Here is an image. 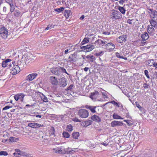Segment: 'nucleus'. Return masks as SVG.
Here are the masks:
<instances>
[{"mask_svg": "<svg viewBox=\"0 0 157 157\" xmlns=\"http://www.w3.org/2000/svg\"><path fill=\"white\" fill-rule=\"evenodd\" d=\"M110 18L112 20H115L120 19L122 15L121 13L117 10L113 9L110 13Z\"/></svg>", "mask_w": 157, "mask_h": 157, "instance_id": "obj_1", "label": "nucleus"}, {"mask_svg": "<svg viewBox=\"0 0 157 157\" xmlns=\"http://www.w3.org/2000/svg\"><path fill=\"white\" fill-rule=\"evenodd\" d=\"M15 62H12V67L10 68V73L13 75L17 74L20 71V67L18 65H15Z\"/></svg>", "mask_w": 157, "mask_h": 157, "instance_id": "obj_2", "label": "nucleus"}, {"mask_svg": "<svg viewBox=\"0 0 157 157\" xmlns=\"http://www.w3.org/2000/svg\"><path fill=\"white\" fill-rule=\"evenodd\" d=\"M8 30L4 27L0 29V36L3 39H6L8 36Z\"/></svg>", "mask_w": 157, "mask_h": 157, "instance_id": "obj_3", "label": "nucleus"}, {"mask_svg": "<svg viewBox=\"0 0 157 157\" xmlns=\"http://www.w3.org/2000/svg\"><path fill=\"white\" fill-rule=\"evenodd\" d=\"M78 114L82 118H86L88 116L89 113L86 110L81 109L79 110Z\"/></svg>", "mask_w": 157, "mask_h": 157, "instance_id": "obj_4", "label": "nucleus"}, {"mask_svg": "<svg viewBox=\"0 0 157 157\" xmlns=\"http://www.w3.org/2000/svg\"><path fill=\"white\" fill-rule=\"evenodd\" d=\"M11 60L10 59H7L2 61V65L3 67H7L8 68H10L12 67Z\"/></svg>", "mask_w": 157, "mask_h": 157, "instance_id": "obj_5", "label": "nucleus"}, {"mask_svg": "<svg viewBox=\"0 0 157 157\" xmlns=\"http://www.w3.org/2000/svg\"><path fill=\"white\" fill-rule=\"evenodd\" d=\"M94 48V46L92 45H88L86 46H80V48L83 49V51L85 52L91 51Z\"/></svg>", "mask_w": 157, "mask_h": 157, "instance_id": "obj_6", "label": "nucleus"}, {"mask_svg": "<svg viewBox=\"0 0 157 157\" xmlns=\"http://www.w3.org/2000/svg\"><path fill=\"white\" fill-rule=\"evenodd\" d=\"M65 148L62 146L53 148L52 150L56 153H58L59 154H65Z\"/></svg>", "mask_w": 157, "mask_h": 157, "instance_id": "obj_7", "label": "nucleus"}, {"mask_svg": "<svg viewBox=\"0 0 157 157\" xmlns=\"http://www.w3.org/2000/svg\"><path fill=\"white\" fill-rule=\"evenodd\" d=\"M25 96V95L23 93L18 94L14 96V98L17 101L19 99L21 102H23Z\"/></svg>", "mask_w": 157, "mask_h": 157, "instance_id": "obj_8", "label": "nucleus"}, {"mask_svg": "<svg viewBox=\"0 0 157 157\" xmlns=\"http://www.w3.org/2000/svg\"><path fill=\"white\" fill-rule=\"evenodd\" d=\"M38 74L36 73H33L28 75L26 77V80L28 81H31L34 79Z\"/></svg>", "mask_w": 157, "mask_h": 157, "instance_id": "obj_9", "label": "nucleus"}, {"mask_svg": "<svg viewBox=\"0 0 157 157\" xmlns=\"http://www.w3.org/2000/svg\"><path fill=\"white\" fill-rule=\"evenodd\" d=\"M28 126L32 128H37L43 127V125L40 124L35 122L30 123L28 124Z\"/></svg>", "mask_w": 157, "mask_h": 157, "instance_id": "obj_10", "label": "nucleus"}, {"mask_svg": "<svg viewBox=\"0 0 157 157\" xmlns=\"http://www.w3.org/2000/svg\"><path fill=\"white\" fill-rule=\"evenodd\" d=\"M85 107L89 110L92 113H95L96 112V109L97 108L96 106L86 105H85Z\"/></svg>", "mask_w": 157, "mask_h": 157, "instance_id": "obj_11", "label": "nucleus"}, {"mask_svg": "<svg viewBox=\"0 0 157 157\" xmlns=\"http://www.w3.org/2000/svg\"><path fill=\"white\" fill-rule=\"evenodd\" d=\"M127 36L126 35H122L119 36L117 39L118 42L119 43H123L127 40Z\"/></svg>", "mask_w": 157, "mask_h": 157, "instance_id": "obj_12", "label": "nucleus"}, {"mask_svg": "<svg viewBox=\"0 0 157 157\" xmlns=\"http://www.w3.org/2000/svg\"><path fill=\"white\" fill-rule=\"evenodd\" d=\"M123 124V123L120 121H113L111 123V125L112 127L116 126H121Z\"/></svg>", "mask_w": 157, "mask_h": 157, "instance_id": "obj_13", "label": "nucleus"}, {"mask_svg": "<svg viewBox=\"0 0 157 157\" xmlns=\"http://www.w3.org/2000/svg\"><path fill=\"white\" fill-rule=\"evenodd\" d=\"M59 80L60 87H64L67 85V80L65 78H63Z\"/></svg>", "mask_w": 157, "mask_h": 157, "instance_id": "obj_14", "label": "nucleus"}, {"mask_svg": "<svg viewBox=\"0 0 157 157\" xmlns=\"http://www.w3.org/2000/svg\"><path fill=\"white\" fill-rule=\"evenodd\" d=\"M27 60L26 59L25 61V59L22 56L21 59V60L18 62V66L19 65L21 67H24L25 64H26L27 62Z\"/></svg>", "mask_w": 157, "mask_h": 157, "instance_id": "obj_15", "label": "nucleus"}, {"mask_svg": "<svg viewBox=\"0 0 157 157\" xmlns=\"http://www.w3.org/2000/svg\"><path fill=\"white\" fill-rule=\"evenodd\" d=\"M50 82L52 85H54L56 86L58 84V82L57 78L55 77H50Z\"/></svg>", "mask_w": 157, "mask_h": 157, "instance_id": "obj_16", "label": "nucleus"}, {"mask_svg": "<svg viewBox=\"0 0 157 157\" xmlns=\"http://www.w3.org/2000/svg\"><path fill=\"white\" fill-rule=\"evenodd\" d=\"M147 32L150 35L153 36L155 34L154 29L152 26L148 25L147 27Z\"/></svg>", "mask_w": 157, "mask_h": 157, "instance_id": "obj_17", "label": "nucleus"}, {"mask_svg": "<svg viewBox=\"0 0 157 157\" xmlns=\"http://www.w3.org/2000/svg\"><path fill=\"white\" fill-rule=\"evenodd\" d=\"M51 71L53 74L56 75H58L60 73L58 67L52 69L51 70Z\"/></svg>", "mask_w": 157, "mask_h": 157, "instance_id": "obj_18", "label": "nucleus"}, {"mask_svg": "<svg viewBox=\"0 0 157 157\" xmlns=\"http://www.w3.org/2000/svg\"><path fill=\"white\" fill-rule=\"evenodd\" d=\"M77 148H74L73 149H71L69 147L66 148H65V154H71L73 153L75 151V150Z\"/></svg>", "mask_w": 157, "mask_h": 157, "instance_id": "obj_19", "label": "nucleus"}, {"mask_svg": "<svg viewBox=\"0 0 157 157\" xmlns=\"http://www.w3.org/2000/svg\"><path fill=\"white\" fill-rule=\"evenodd\" d=\"M72 15V13L71 11L69 10H66L64 11V16L66 17V19H67Z\"/></svg>", "mask_w": 157, "mask_h": 157, "instance_id": "obj_20", "label": "nucleus"}, {"mask_svg": "<svg viewBox=\"0 0 157 157\" xmlns=\"http://www.w3.org/2000/svg\"><path fill=\"white\" fill-rule=\"evenodd\" d=\"M91 119L93 121H95L98 122H100L101 121V118L97 115H94L92 116Z\"/></svg>", "mask_w": 157, "mask_h": 157, "instance_id": "obj_21", "label": "nucleus"}, {"mask_svg": "<svg viewBox=\"0 0 157 157\" xmlns=\"http://www.w3.org/2000/svg\"><path fill=\"white\" fill-rule=\"evenodd\" d=\"M76 54L74 53L71 55L69 56V58L70 59V61H71L75 62L76 61Z\"/></svg>", "mask_w": 157, "mask_h": 157, "instance_id": "obj_22", "label": "nucleus"}, {"mask_svg": "<svg viewBox=\"0 0 157 157\" xmlns=\"http://www.w3.org/2000/svg\"><path fill=\"white\" fill-rule=\"evenodd\" d=\"M141 37L143 40H147L149 38L148 34L147 32H145L141 35Z\"/></svg>", "mask_w": 157, "mask_h": 157, "instance_id": "obj_23", "label": "nucleus"}, {"mask_svg": "<svg viewBox=\"0 0 157 157\" xmlns=\"http://www.w3.org/2000/svg\"><path fill=\"white\" fill-rule=\"evenodd\" d=\"M106 47L108 48L109 47V50H113L114 49L115 46L114 45L111 43H109L106 45Z\"/></svg>", "mask_w": 157, "mask_h": 157, "instance_id": "obj_24", "label": "nucleus"}, {"mask_svg": "<svg viewBox=\"0 0 157 157\" xmlns=\"http://www.w3.org/2000/svg\"><path fill=\"white\" fill-rule=\"evenodd\" d=\"M86 58L89 59L90 62H93L95 59V57L92 55H88L86 56Z\"/></svg>", "mask_w": 157, "mask_h": 157, "instance_id": "obj_25", "label": "nucleus"}, {"mask_svg": "<svg viewBox=\"0 0 157 157\" xmlns=\"http://www.w3.org/2000/svg\"><path fill=\"white\" fill-rule=\"evenodd\" d=\"M149 22L151 24V25H150V26H151L154 27L155 28H156L157 27V23L156 21L153 20H151L149 21Z\"/></svg>", "mask_w": 157, "mask_h": 157, "instance_id": "obj_26", "label": "nucleus"}, {"mask_svg": "<svg viewBox=\"0 0 157 157\" xmlns=\"http://www.w3.org/2000/svg\"><path fill=\"white\" fill-rule=\"evenodd\" d=\"M118 10L122 14H124L125 13L126 10H125V8L124 7H121L119 6L118 8Z\"/></svg>", "mask_w": 157, "mask_h": 157, "instance_id": "obj_27", "label": "nucleus"}, {"mask_svg": "<svg viewBox=\"0 0 157 157\" xmlns=\"http://www.w3.org/2000/svg\"><path fill=\"white\" fill-rule=\"evenodd\" d=\"M79 136V133L78 132H74L72 133V136L73 138L75 139L78 138Z\"/></svg>", "mask_w": 157, "mask_h": 157, "instance_id": "obj_28", "label": "nucleus"}, {"mask_svg": "<svg viewBox=\"0 0 157 157\" xmlns=\"http://www.w3.org/2000/svg\"><path fill=\"white\" fill-rule=\"evenodd\" d=\"M40 97L41 99L43 100L44 102H48V100L47 98L43 94L41 93Z\"/></svg>", "mask_w": 157, "mask_h": 157, "instance_id": "obj_29", "label": "nucleus"}, {"mask_svg": "<svg viewBox=\"0 0 157 157\" xmlns=\"http://www.w3.org/2000/svg\"><path fill=\"white\" fill-rule=\"evenodd\" d=\"M113 117L114 119H123V118H121V117L119 115H118L117 113H114L113 115Z\"/></svg>", "mask_w": 157, "mask_h": 157, "instance_id": "obj_30", "label": "nucleus"}, {"mask_svg": "<svg viewBox=\"0 0 157 157\" xmlns=\"http://www.w3.org/2000/svg\"><path fill=\"white\" fill-rule=\"evenodd\" d=\"M56 26V25H53L52 24H49L47 25V27L44 29V30H50L52 28H54V26Z\"/></svg>", "mask_w": 157, "mask_h": 157, "instance_id": "obj_31", "label": "nucleus"}, {"mask_svg": "<svg viewBox=\"0 0 157 157\" xmlns=\"http://www.w3.org/2000/svg\"><path fill=\"white\" fill-rule=\"evenodd\" d=\"M115 55L116 56L119 58L123 59L125 60H127V58L126 57H124V56H121L119 53L117 52L115 53Z\"/></svg>", "mask_w": 157, "mask_h": 157, "instance_id": "obj_32", "label": "nucleus"}, {"mask_svg": "<svg viewBox=\"0 0 157 157\" xmlns=\"http://www.w3.org/2000/svg\"><path fill=\"white\" fill-rule=\"evenodd\" d=\"M99 93L97 91H96L95 93H91V95L90 96V98L92 99L96 98V95H98Z\"/></svg>", "mask_w": 157, "mask_h": 157, "instance_id": "obj_33", "label": "nucleus"}, {"mask_svg": "<svg viewBox=\"0 0 157 157\" xmlns=\"http://www.w3.org/2000/svg\"><path fill=\"white\" fill-rule=\"evenodd\" d=\"M147 62L148 63V65L151 67L153 65V64L155 63V62L153 59H150L149 60L147 61Z\"/></svg>", "mask_w": 157, "mask_h": 157, "instance_id": "obj_34", "label": "nucleus"}, {"mask_svg": "<svg viewBox=\"0 0 157 157\" xmlns=\"http://www.w3.org/2000/svg\"><path fill=\"white\" fill-rule=\"evenodd\" d=\"M19 140V138L14 137H11L10 138L9 140L12 142H16Z\"/></svg>", "mask_w": 157, "mask_h": 157, "instance_id": "obj_35", "label": "nucleus"}, {"mask_svg": "<svg viewBox=\"0 0 157 157\" xmlns=\"http://www.w3.org/2000/svg\"><path fill=\"white\" fill-rule=\"evenodd\" d=\"M67 130L69 132H71L73 130V126L71 124H69L67 125Z\"/></svg>", "mask_w": 157, "mask_h": 157, "instance_id": "obj_36", "label": "nucleus"}, {"mask_svg": "<svg viewBox=\"0 0 157 157\" xmlns=\"http://www.w3.org/2000/svg\"><path fill=\"white\" fill-rule=\"evenodd\" d=\"M62 134L64 138H68L70 137V135L67 132H63Z\"/></svg>", "mask_w": 157, "mask_h": 157, "instance_id": "obj_37", "label": "nucleus"}, {"mask_svg": "<svg viewBox=\"0 0 157 157\" xmlns=\"http://www.w3.org/2000/svg\"><path fill=\"white\" fill-rule=\"evenodd\" d=\"M110 29H108L107 31H105L104 29H103L102 31V34L104 35H109L110 34Z\"/></svg>", "mask_w": 157, "mask_h": 157, "instance_id": "obj_38", "label": "nucleus"}, {"mask_svg": "<svg viewBox=\"0 0 157 157\" xmlns=\"http://www.w3.org/2000/svg\"><path fill=\"white\" fill-rule=\"evenodd\" d=\"M64 10V8L63 7H61L59 8H56L55 10V11L59 13L62 12Z\"/></svg>", "mask_w": 157, "mask_h": 157, "instance_id": "obj_39", "label": "nucleus"}, {"mask_svg": "<svg viewBox=\"0 0 157 157\" xmlns=\"http://www.w3.org/2000/svg\"><path fill=\"white\" fill-rule=\"evenodd\" d=\"M95 42L96 43L98 44L99 45H100L103 44V43H104L105 41H104L102 40H101L98 39L95 41Z\"/></svg>", "mask_w": 157, "mask_h": 157, "instance_id": "obj_40", "label": "nucleus"}, {"mask_svg": "<svg viewBox=\"0 0 157 157\" xmlns=\"http://www.w3.org/2000/svg\"><path fill=\"white\" fill-rule=\"evenodd\" d=\"M20 15V12L18 10H16L14 13V15L17 17H19Z\"/></svg>", "mask_w": 157, "mask_h": 157, "instance_id": "obj_41", "label": "nucleus"}, {"mask_svg": "<svg viewBox=\"0 0 157 157\" xmlns=\"http://www.w3.org/2000/svg\"><path fill=\"white\" fill-rule=\"evenodd\" d=\"M10 12L11 13L13 12L14 11V10L15 9V7L14 6L13 4H10Z\"/></svg>", "mask_w": 157, "mask_h": 157, "instance_id": "obj_42", "label": "nucleus"}, {"mask_svg": "<svg viewBox=\"0 0 157 157\" xmlns=\"http://www.w3.org/2000/svg\"><path fill=\"white\" fill-rule=\"evenodd\" d=\"M125 50V49H123L120 52V53H119L121 56H126L127 53H126L125 54L124 52Z\"/></svg>", "mask_w": 157, "mask_h": 157, "instance_id": "obj_43", "label": "nucleus"}, {"mask_svg": "<svg viewBox=\"0 0 157 157\" xmlns=\"http://www.w3.org/2000/svg\"><path fill=\"white\" fill-rule=\"evenodd\" d=\"M101 94L102 95L104 96V98H108L107 95L108 93L106 91L104 90L103 92H101Z\"/></svg>", "mask_w": 157, "mask_h": 157, "instance_id": "obj_44", "label": "nucleus"}, {"mask_svg": "<svg viewBox=\"0 0 157 157\" xmlns=\"http://www.w3.org/2000/svg\"><path fill=\"white\" fill-rule=\"evenodd\" d=\"M58 68H59V71L61 70L63 72L67 74L68 75V74L67 72L66 69L64 68L61 67H59Z\"/></svg>", "mask_w": 157, "mask_h": 157, "instance_id": "obj_45", "label": "nucleus"}, {"mask_svg": "<svg viewBox=\"0 0 157 157\" xmlns=\"http://www.w3.org/2000/svg\"><path fill=\"white\" fill-rule=\"evenodd\" d=\"M16 151L13 153V154L14 156H15L16 157H18V155L17 154V153H21V151H20L18 149H16Z\"/></svg>", "mask_w": 157, "mask_h": 157, "instance_id": "obj_46", "label": "nucleus"}, {"mask_svg": "<svg viewBox=\"0 0 157 157\" xmlns=\"http://www.w3.org/2000/svg\"><path fill=\"white\" fill-rule=\"evenodd\" d=\"M8 154L7 152L6 151H0V155H5L6 156L8 155Z\"/></svg>", "mask_w": 157, "mask_h": 157, "instance_id": "obj_47", "label": "nucleus"}, {"mask_svg": "<svg viewBox=\"0 0 157 157\" xmlns=\"http://www.w3.org/2000/svg\"><path fill=\"white\" fill-rule=\"evenodd\" d=\"M144 74L148 78H150V77L148 74V71L147 70H145L144 71Z\"/></svg>", "mask_w": 157, "mask_h": 157, "instance_id": "obj_48", "label": "nucleus"}, {"mask_svg": "<svg viewBox=\"0 0 157 157\" xmlns=\"http://www.w3.org/2000/svg\"><path fill=\"white\" fill-rule=\"evenodd\" d=\"M103 52L101 51L96 53L95 55L96 56H101L103 54Z\"/></svg>", "mask_w": 157, "mask_h": 157, "instance_id": "obj_49", "label": "nucleus"}, {"mask_svg": "<svg viewBox=\"0 0 157 157\" xmlns=\"http://www.w3.org/2000/svg\"><path fill=\"white\" fill-rule=\"evenodd\" d=\"M74 85L73 84L71 85L66 90H71L72 89Z\"/></svg>", "mask_w": 157, "mask_h": 157, "instance_id": "obj_50", "label": "nucleus"}, {"mask_svg": "<svg viewBox=\"0 0 157 157\" xmlns=\"http://www.w3.org/2000/svg\"><path fill=\"white\" fill-rule=\"evenodd\" d=\"M12 107L11 106H6L3 108L2 110H6L7 109H9L10 108H12Z\"/></svg>", "mask_w": 157, "mask_h": 157, "instance_id": "obj_51", "label": "nucleus"}, {"mask_svg": "<svg viewBox=\"0 0 157 157\" xmlns=\"http://www.w3.org/2000/svg\"><path fill=\"white\" fill-rule=\"evenodd\" d=\"M149 86V85L146 83H144L143 84V87L145 89L148 88Z\"/></svg>", "mask_w": 157, "mask_h": 157, "instance_id": "obj_52", "label": "nucleus"}, {"mask_svg": "<svg viewBox=\"0 0 157 157\" xmlns=\"http://www.w3.org/2000/svg\"><path fill=\"white\" fill-rule=\"evenodd\" d=\"M18 155H21L22 156H26V153L23 152H21V153H17Z\"/></svg>", "mask_w": 157, "mask_h": 157, "instance_id": "obj_53", "label": "nucleus"}, {"mask_svg": "<svg viewBox=\"0 0 157 157\" xmlns=\"http://www.w3.org/2000/svg\"><path fill=\"white\" fill-rule=\"evenodd\" d=\"M111 103L113 104L116 105V106H118V107H119V105H118L117 103L116 102L114 101H111Z\"/></svg>", "mask_w": 157, "mask_h": 157, "instance_id": "obj_54", "label": "nucleus"}, {"mask_svg": "<svg viewBox=\"0 0 157 157\" xmlns=\"http://www.w3.org/2000/svg\"><path fill=\"white\" fill-rule=\"evenodd\" d=\"M124 121H125L129 126H131L132 124V123L128 120H124Z\"/></svg>", "mask_w": 157, "mask_h": 157, "instance_id": "obj_55", "label": "nucleus"}, {"mask_svg": "<svg viewBox=\"0 0 157 157\" xmlns=\"http://www.w3.org/2000/svg\"><path fill=\"white\" fill-rule=\"evenodd\" d=\"M73 120L74 121L76 122H81V121L79 120L76 117L74 118L73 119Z\"/></svg>", "mask_w": 157, "mask_h": 157, "instance_id": "obj_56", "label": "nucleus"}, {"mask_svg": "<svg viewBox=\"0 0 157 157\" xmlns=\"http://www.w3.org/2000/svg\"><path fill=\"white\" fill-rule=\"evenodd\" d=\"M6 2L9 4L10 5V4H13V0H6Z\"/></svg>", "mask_w": 157, "mask_h": 157, "instance_id": "obj_57", "label": "nucleus"}, {"mask_svg": "<svg viewBox=\"0 0 157 157\" xmlns=\"http://www.w3.org/2000/svg\"><path fill=\"white\" fill-rule=\"evenodd\" d=\"M153 66V67H154L156 70H157V63H156L155 62Z\"/></svg>", "mask_w": 157, "mask_h": 157, "instance_id": "obj_58", "label": "nucleus"}, {"mask_svg": "<svg viewBox=\"0 0 157 157\" xmlns=\"http://www.w3.org/2000/svg\"><path fill=\"white\" fill-rule=\"evenodd\" d=\"M124 2V0H120L119 1V3L121 5H123Z\"/></svg>", "mask_w": 157, "mask_h": 157, "instance_id": "obj_59", "label": "nucleus"}, {"mask_svg": "<svg viewBox=\"0 0 157 157\" xmlns=\"http://www.w3.org/2000/svg\"><path fill=\"white\" fill-rule=\"evenodd\" d=\"M83 40L86 43H87L89 42V39L87 38H85Z\"/></svg>", "mask_w": 157, "mask_h": 157, "instance_id": "obj_60", "label": "nucleus"}, {"mask_svg": "<svg viewBox=\"0 0 157 157\" xmlns=\"http://www.w3.org/2000/svg\"><path fill=\"white\" fill-rule=\"evenodd\" d=\"M52 130L53 131V132H51V135H53L54 134V132H55V129L53 127L52 128Z\"/></svg>", "mask_w": 157, "mask_h": 157, "instance_id": "obj_61", "label": "nucleus"}, {"mask_svg": "<svg viewBox=\"0 0 157 157\" xmlns=\"http://www.w3.org/2000/svg\"><path fill=\"white\" fill-rule=\"evenodd\" d=\"M127 23H128L130 24H132V20H131L130 19H128L127 21Z\"/></svg>", "mask_w": 157, "mask_h": 157, "instance_id": "obj_62", "label": "nucleus"}, {"mask_svg": "<svg viewBox=\"0 0 157 157\" xmlns=\"http://www.w3.org/2000/svg\"><path fill=\"white\" fill-rule=\"evenodd\" d=\"M89 69V68L88 67H85L84 68V70L86 72Z\"/></svg>", "mask_w": 157, "mask_h": 157, "instance_id": "obj_63", "label": "nucleus"}, {"mask_svg": "<svg viewBox=\"0 0 157 157\" xmlns=\"http://www.w3.org/2000/svg\"><path fill=\"white\" fill-rule=\"evenodd\" d=\"M84 17H85L84 15H83L80 17V19L81 20H83L84 18Z\"/></svg>", "mask_w": 157, "mask_h": 157, "instance_id": "obj_64", "label": "nucleus"}]
</instances>
